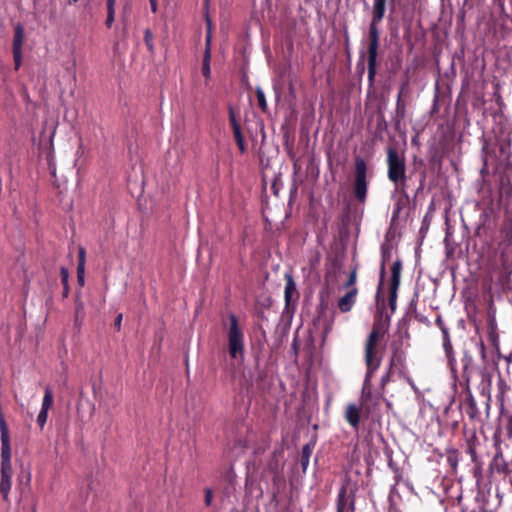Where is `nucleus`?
Returning a JSON list of instances; mask_svg holds the SVG:
<instances>
[{
	"mask_svg": "<svg viewBox=\"0 0 512 512\" xmlns=\"http://www.w3.org/2000/svg\"><path fill=\"white\" fill-rule=\"evenodd\" d=\"M229 118H230V123L232 125V128H235V125H239L236 120L235 113L232 109L230 110Z\"/></svg>",
	"mask_w": 512,
	"mask_h": 512,
	"instance_id": "obj_31",
	"label": "nucleus"
},
{
	"mask_svg": "<svg viewBox=\"0 0 512 512\" xmlns=\"http://www.w3.org/2000/svg\"><path fill=\"white\" fill-rule=\"evenodd\" d=\"M384 275H385V267H384V264H382V267H381V275H380V284H379V289L378 291L380 290V287L383 283V279H384Z\"/></svg>",
	"mask_w": 512,
	"mask_h": 512,
	"instance_id": "obj_34",
	"label": "nucleus"
},
{
	"mask_svg": "<svg viewBox=\"0 0 512 512\" xmlns=\"http://www.w3.org/2000/svg\"><path fill=\"white\" fill-rule=\"evenodd\" d=\"M397 109H404V104L402 103V100H401V93L398 95V98H397Z\"/></svg>",
	"mask_w": 512,
	"mask_h": 512,
	"instance_id": "obj_35",
	"label": "nucleus"
},
{
	"mask_svg": "<svg viewBox=\"0 0 512 512\" xmlns=\"http://www.w3.org/2000/svg\"><path fill=\"white\" fill-rule=\"evenodd\" d=\"M389 380L388 374L386 376H383L381 379L382 385L384 386Z\"/></svg>",
	"mask_w": 512,
	"mask_h": 512,
	"instance_id": "obj_38",
	"label": "nucleus"
},
{
	"mask_svg": "<svg viewBox=\"0 0 512 512\" xmlns=\"http://www.w3.org/2000/svg\"><path fill=\"white\" fill-rule=\"evenodd\" d=\"M366 173L367 167L365 161L362 158L356 159L354 194L355 197L362 202L365 200L367 193Z\"/></svg>",
	"mask_w": 512,
	"mask_h": 512,
	"instance_id": "obj_4",
	"label": "nucleus"
},
{
	"mask_svg": "<svg viewBox=\"0 0 512 512\" xmlns=\"http://www.w3.org/2000/svg\"><path fill=\"white\" fill-rule=\"evenodd\" d=\"M256 96H257V101H258L259 107L263 111H265L266 108H267L266 97H265V94H264L263 90L261 88H259V87L256 89Z\"/></svg>",
	"mask_w": 512,
	"mask_h": 512,
	"instance_id": "obj_18",
	"label": "nucleus"
},
{
	"mask_svg": "<svg viewBox=\"0 0 512 512\" xmlns=\"http://www.w3.org/2000/svg\"><path fill=\"white\" fill-rule=\"evenodd\" d=\"M115 20V11L107 10L106 26L110 28Z\"/></svg>",
	"mask_w": 512,
	"mask_h": 512,
	"instance_id": "obj_25",
	"label": "nucleus"
},
{
	"mask_svg": "<svg viewBox=\"0 0 512 512\" xmlns=\"http://www.w3.org/2000/svg\"><path fill=\"white\" fill-rule=\"evenodd\" d=\"M435 322H436L437 326L440 328V330H441V332H442V335H444V330H445V331H449V330H448V328H447V326L444 324L443 319H442V317H441V316H438V317L436 318V321H435Z\"/></svg>",
	"mask_w": 512,
	"mask_h": 512,
	"instance_id": "obj_26",
	"label": "nucleus"
},
{
	"mask_svg": "<svg viewBox=\"0 0 512 512\" xmlns=\"http://www.w3.org/2000/svg\"><path fill=\"white\" fill-rule=\"evenodd\" d=\"M107 1V10L115 11L116 0H106Z\"/></svg>",
	"mask_w": 512,
	"mask_h": 512,
	"instance_id": "obj_32",
	"label": "nucleus"
},
{
	"mask_svg": "<svg viewBox=\"0 0 512 512\" xmlns=\"http://www.w3.org/2000/svg\"><path fill=\"white\" fill-rule=\"evenodd\" d=\"M149 2L152 12L155 13L157 11V0H150Z\"/></svg>",
	"mask_w": 512,
	"mask_h": 512,
	"instance_id": "obj_36",
	"label": "nucleus"
},
{
	"mask_svg": "<svg viewBox=\"0 0 512 512\" xmlns=\"http://www.w3.org/2000/svg\"><path fill=\"white\" fill-rule=\"evenodd\" d=\"M356 282V271H352L349 275L348 281L346 283V286H353Z\"/></svg>",
	"mask_w": 512,
	"mask_h": 512,
	"instance_id": "obj_29",
	"label": "nucleus"
},
{
	"mask_svg": "<svg viewBox=\"0 0 512 512\" xmlns=\"http://www.w3.org/2000/svg\"><path fill=\"white\" fill-rule=\"evenodd\" d=\"M15 69L18 70L22 64V52H13Z\"/></svg>",
	"mask_w": 512,
	"mask_h": 512,
	"instance_id": "obj_24",
	"label": "nucleus"
},
{
	"mask_svg": "<svg viewBox=\"0 0 512 512\" xmlns=\"http://www.w3.org/2000/svg\"><path fill=\"white\" fill-rule=\"evenodd\" d=\"M25 38V31L21 24H17L14 28L13 52H22Z\"/></svg>",
	"mask_w": 512,
	"mask_h": 512,
	"instance_id": "obj_10",
	"label": "nucleus"
},
{
	"mask_svg": "<svg viewBox=\"0 0 512 512\" xmlns=\"http://www.w3.org/2000/svg\"><path fill=\"white\" fill-rule=\"evenodd\" d=\"M309 454H310V448L308 445L303 447V459H302V465L304 469L306 468L308 462H309Z\"/></svg>",
	"mask_w": 512,
	"mask_h": 512,
	"instance_id": "obj_23",
	"label": "nucleus"
},
{
	"mask_svg": "<svg viewBox=\"0 0 512 512\" xmlns=\"http://www.w3.org/2000/svg\"><path fill=\"white\" fill-rule=\"evenodd\" d=\"M0 466H12V449L9 431L0 432Z\"/></svg>",
	"mask_w": 512,
	"mask_h": 512,
	"instance_id": "obj_7",
	"label": "nucleus"
},
{
	"mask_svg": "<svg viewBox=\"0 0 512 512\" xmlns=\"http://www.w3.org/2000/svg\"><path fill=\"white\" fill-rule=\"evenodd\" d=\"M207 22V33L205 37V50L204 53L211 54V43H212V29H211V21L210 18L206 17Z\"/></svg>",
	"mask_w": 512,
	"mask_h": 512,
	"instance_id": "obj_17",
	"label": "nucleus"
},
{
	"mask_svg": "<svg viewBox=\"0 0 512 512\" xmlns=\"http://www.w3.org/2000/svg\"><path fill=\"white\" fill-rule=\"evenodd\" d=\"M0 472H1L0 492L3 495V498L6 500L8 498L9 492L12 487V475H13L12 466H0Z\"/></svg>",
	"mask_w": 512,
	"mask_h": 512,
	"instance_id": "obj_8",
	"label": "nucleus"
},
{
	"mask_svg": "<svg viewBox=\"0 0 512 512\" xmlns=\"http://www.w3.org/2000/svg\"><path fill=\"white\" fill-rule=\"evenodd\" d=\"M73 2H77L78 0H72Z\"/></svg>",
	"mask_w": 512,
	"mask_h": 512,
	"instance_id": "obj_43",
	"label": "nucleus"
},
{
	"mask_svg": "<svg viewBox=\"0 0 512 512\" xmlns=\"http://www.w3.org/2000/svg\"><path fill=\"white\" fill-rule=\"evenodd\" d=\"M388 178L395 185L405 179V162L398 152L389 148L387 151Z\"/></svg>",
	"mask_w": 512,
	"mask_h": 512,
	"instance_id": "obj_3",
	"label": "nucleus"
},
{
	"mask_svg": "<svg viewBox=\"0 0 512 512\" xmlns=\"http://www.w3.org/2000/svg\"><path fill=\"white\" fill-rule=\"evenodd\" d=\"M223 329L227 335L229 355L233 359H243L245 340L244 332L241 328L238 318L230 313L228 322H223Z\"/></svg>",
	"mask_w": 512,
	"mask_h": 512,
	"instance_id": "obj_1",
	"label": "nucleus"
},
{
	"mask_svg": "<svg viewBox=\"0 0 512 512\" xmlns=\"http://www.w3.org/2000/svg\"><path fill=\"white\" fill-rule=\"evenodd\" d=\"M53 402H54L53 392L49 387H47L44 392V397L42 400V405H41L40 410L48 412L49 409L52 407Z\"/></svg>",
	"mask_w": 512,
	"mask_h": 512,
	"instance_id": "obj_14",
	"label": "nucleus"
},
{
	"mask_svg": "<svg viewBox=\"0 0 512 512\" xmlns=\"http://www.w3.org/2000/svg\"><path fill=\"white\" fill-rule=\"evenodd\" d=\"M233 133H234L235 140L243 138L239 125H235V128H233Z\"/></svg>",
	"mask_w": 512,
	"mask_h": 512,
	"instance_id": "obj_30",
	"label": "nucleus"
},
{
	"mask_svg": "<svg viewBox=\"0 0 512 512\" xmlns=\"http://www.w3.org/2000/svg\"><path fill=\"white\" fill-rule=\"evenodd\" d=\"M370 43L368 47V74L369 78L373 79L377 61L378 51V32L375 26L370 28Z\"/></svg>",
	"mask_w": 512,
	"mask_h": 512,
	"instance_id": "obj_5",
	"label": "nucleus"
},
{
	"mask_svg": "<svg viewBox=\"0 0 512 512\" xmlns=\"http://www.w3.org/2000/svg\"><path fill=\"white\" fill-rule=\"evenodd\" d=\"M410 384H411V387H412L413 389H416V387H415L414 383H412V382H411Z\"/></svg>",
	"mask_w": 512,
	"mask_h": 512,
	"instance_id": "obj_42",
	"label": "nucleus"
},
{
	"mask_svg": "<svg viewBox=\"0 0 512 512\" xmlns=\"http://www.w3.org/2000/svg\"><path fill=\"white\" fill-rule=\"evenodd\" d=\"M401 268L402 265L400 261L394 262L391 267L389 305L392 310H395L396 308L397 291L401 279Z\"/></svg>",
	"mask_w": 512,
	"mask_h": 512,
	"instance_id": "obj_6",
	"label": "nucleus"
},
{
	"mask_svg": "<svg viewBox=\"0 0 512 512\" xmlns=\"http://www.w3.org/2000/svg\"><path fill=\"white\" fill-rule=\"evenodd\" d=\"M47 419H48V412L40 410L38 413V416H37V423L41 429L45 426Z\"/></svg>",
	"mask_w": 512,
	"mask_h": 512,
	"instance_id": "obj_20",
	"label": "nucleus"
},
{
	"mask_svg": "<svg viewBox=\"0 0 512 512\" xmlns=\"http://www.w3.org/2000/svg\"><path fill=\"white\" fill-rule=\"evenodd\" d=\"M236 142H237V145H238V147H239L240 151H241V152H244V151H245V146H244V140H243V138H242V139H238V140H236Z\"/></svg>",
	"mask_w": 512,
	"mask_h": 512,
	"instance_id": "obj_33",
	"label": "nucleus"
},
{
	"mask_svg": "<svg viewBox=\"0 0 512 512\" xmlns=\"http://www.w3.org/2000/svg\"><path fill=\"white\" fill-rule=\"evenodd\" d=\"M144 40L148 50L154 52L153 34L149 29H146L144 32Z\"/></svg>",
	"mask_w": 512,
	"mask_h": 512,
	"instance_id": "obj_19",
	"label": "nucleus"
},
{
	"mask_svg": "<svg viewBox=\"0 0 512 512\" xmlns=\"http://www.w3.org/2000/svg\"><path fill=\"white\" fill-rule=\"evenodd\" d=\"M379 338L380 331L374 327L369 334L365 345V362L367 365V372L364 380L363 392L368 389L373 373L379 368L381 363V359L377 352Z\"/></svg>",
	"mask_w": 512,
	"mask_h": 512,
	"instance_id": "obj_2",
	"label": "nucleus"
},
{
	"mask_svg": "<svg viewBox=\"0 0 512 512\" xmlns=\"http://www.w3.org/2000/svg\"><path fill=\"white\" fill-rule=\"evenodd\" d=\"M385 1L386 0H375L374 3V20L381 21L385 14Z\"/></svg>",
	"mask_w": 512,
	"mask_h": 512,
	"instance_id": "obj_15",
	"label": "nucleus"
},
{
	"mask_svg": "<svg viewBox=\"0 0 512 512\" xmlns=\"http://www.w3.org/2000/svg\"><path fill=\"white\" fill-rule=\"evenodd\" d=\"M345 418L347 422L354 428L358 427L360 412L355 404H349L346 409Z\"/></svg>",
	"mask_w": 512,
	"mask_h": 512,
	"instance_id": "obj_11",
	"label": "nucleus"
},
{
	"mask_svg": "<svg viewBox=\"0 0 512 512\" xmlns=\"http://www.w3.org/2000/svg\"><path fill=\"white\" fill-rule=\"evenodd\" d=\"M211 54L204 53L203 54V61H202V74L206 78V80H209L211 78Z\"/></svg>",
	"mask_w": 512,
	"mask_h": 512,
	"instance_id": "obj_16",
	"label": "nucleus"
},
{
	"mask_svg": "<svg viewBox=\"0 0 512 512\" xmlns=\"http://www.w3.org/2000/svg\"><path fill=\"white\" fill-rule=\"evenodd\" d=\"M121 322H122V314H119L116 318V321H115V326L120 329V326H121Z\"/></svg>",
	"mask_w": 512,
	"mask_h": 512,
	"instance_id": "obj_37",
	"label": "nucleus"
},
{
	"mask_svg": "<svg viewBox=\"0 0 512 512\" xmlns=\"http://www.w3.org/2000/svg\"><path fill=\"white\" fill-rule=\"evenodd\" d=\"M204 494H205V505L206 506H210L211 503H212V499H213V491L211 488H205L204 489Z\"/></svg>",
	"mask_w": 512,
	"mask_h": 512,
	"instance_id": "obj_22",
	"label": "nucleus"
},
{
	"mask_svg": "<svg viewBox=\"0 0 512 512\" xmlns=\"http://www.w3.org/2000/svg\"><path fill=\"white\" fill-rule=\"evenodd\" d=\"M443 338V348L446 354V357L448 359V362L452 364L455 362V356L453 351L452 342L450 339L449 331L444 330V335H442Z\"/></svg>",
	"mask_w": 512,
	"mask_h": 512,
	"instance_id": "obj_12",
	"label": "nucleus"
},
{
	"mask_svg": "<svg viewBox=\"0 0 512 512\" xmlns=\"http://www.w3.org/2000/svg\"><path fill=\"white\" fill-rule=\"evenodd\" d=\"M358 290L353 287L338 301V307L341 312H349L355 304Z\"/></svg>",
	"mask_w": 512,
	"mask_h": 512,
	"instance_id": "obj_9",
	"label": "nucleus"
},
{
	"mask_svg": "<svg viewBox=\"0 0 512 512\" xmlns=\"http://www.w3.org/2000/svg\"><path fill=\"white\" fill-rule=\"evenodd\" d=\"M84 273H85V266L78 265L77 266V278L78 282L81 286L84 285Z\"/></svg>",
	"mask_w": 512,
	"mask_h": 512,
	"instance_id": "obj_21",
	"label": "nucleus"
},
{
	"mask_svg": "<svg viewBox=\"0 0 512 512\" xmlns=\"http://www.w3.org/2000/svg\"><path fill=\"white\" fill-rule=\"evenodd\" d=\"M60 273H61V278H62V282L67 285L68 283V277H69V272L68 270L65 268V267H62L61 270H60Z\"/></svg>",
	"mask_w": 512,
	"mask_h": 512,
	"instance_id": "obj_28",
	"label": "nucleus"
},
{
	"mask_svg": "<svg viewBox=\"0 0 512 512\" xmlns=\"http://www.w3.org/2000/svg\"><path fill=\"white\" fill-rule=\"evenodd\" d=\"M85 255V249L81 247L79 249L78 265L85 266Z\"/></svg>",
	"mask_w": 512,
	"mask_h": 512,
	"instance_id": "obj_27",
	"label": "nucleus"
},
{
	"mask_svg": "<svg viewBox=\"0 0 512 512\" xmlns=\"http://www.w3.org/2000/svg\"><path fill=\"white\" fill-rule=\"evenodd\" d=\"M293 294H297L296 284L290 275L286 276L285 301L288 304Z\"/></svg>",
	"mask_w": 512,
	"mask_h": 512,
	"instance_id": "obj_13",
	"label": "nucleus"
},
{
	"mask_svg": "<svg viewBox=\"0 0 512 512\" xmlns=\"http://www.w3.org/2000/svg\"><path fill=\"white\" fill-rule=\"evenodd\" d=\"M338 512H342V507L340 505L338 506Z\"/></svg>",
	"mask_w": 512,
	"mask_h": 512,
	"instance_id": "obj_40",
	"label": "nucleus"
},
{
	"mask_svg": "<svg viewBox=\"0 0 512 512\" xmlns=\"http://www.w3.org/2000/svg\"><path fill=\"white\" fill-rule=\"evenodd\" d=\"M410 384H411V387H412L413 389H416V387H415L414 383H412V382H411Z\"/></svg>",
	"mask_w": 512,
	"mask_h": 512,
	"instance_id": "obj_41",
	"label": "nucleus"
},
{
	"mask_svg": "<svg viewBox=\"0 0 512 512\" xmlns=\"http://www.w3.org/2000/svg\"><path fill=\"white\" fill-rule=\"evenodd\" d=\"M344 494H345V489L343 488V489L341 490L340 494H339V497L341 498L342 496H344Z\"/></svg>",
	"mask_w": 512,
	"mask_h": 512,
	"instance_id": "obj_39",
	"label": "nucleus"
}]
</instances>
